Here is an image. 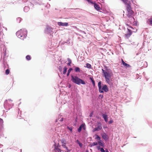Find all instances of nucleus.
<instances>
[{
    "label": "nucleus",
    "mask_w": 152,
    "mask_h": 152,
    "mask_svg": "<svg viewBox=\"0 0 152 152\" xmlns=\"http://www.w3.org/2000/svg\"><path fill=\"white\" fill-rule=\"evenodd\" d=\"M27 34V31L25 29L23 28L18 31L16 34L19 38L23 39L26 37Z\"/></svg>",
    "instance_id": "obj_1"
},
{
    "label": "nucleus",
    "mask_w": 152,
    "mask_h": 152,
    "mask_svg": "<svg viewBox=\"0 0 152 152\" xmlns=\"http://www.w3.org/2000/svg\"><path fill=\"white\" fill-rule=\"evenodd\" d=\"M71 80L73 83L77 85H80V84L83 85L86 84L85 81L77 76H72Z\"/></svg>",
    "instance_id": "obj_2"
},
{
    "label": "nucleus",
    "mask_w": 152,
    "mask_h": 152,
    "mask_svg": "<svg viewBox=\"0 0 152 152\" xmlns=\"http://www.w3.org/2000/svg\"><path fill=\"white\" fill-rule=\"evenodd\" d=\"M102 73L105 79L106 82L108 84H110V79L111 78L110 73L108 71L102 69Z\"/></svg>",
    "instance_id": "obj_3"
},
{
    "label": "nucleus",
    "mask_w": 152,
    "mask_h": 152,
    "mask_svg": "<svg viewBox=\"0 0 152 152\" xmlns=\"http://www.w3.org/2000/svg\"><path fill=\"white\" fill-rule=\"evenodd\" d=\"M109 91L108 88L106 85H104L102 88H101L100 90H99V91L101 93H103L104 91L105 92H107Z\"/></svg>",
    "instance_id": "obj_4"
},
{
    "label": "nucleus",
    "mask_w": 152,
    "mask_h": 152,
    "mask_svg": "<svg viewBox=\"0 0 152 152\" xmlns=\"http://www.w3.org/2000/svg\"><path fill=\"white\" fill-rule=\"evenodd\" d=\"M127 15L129 18L132 17V19L134 20V18L133 17V15L134 14V12L132 10H127Z\"/></svg>",
    "instance_id": "obj_5"
},
{
    "label": "nucleus",
    "mask_w": 152,
    "mask_h": 152,
    "mask_svg": "<svg viewBox=\"0 0 152 152\" xmlns=\"http://www.w3.org/2000/svg\"><path fill=\"white\" fill-rule=\"evenodd\" d=\"M98 126L95 128L93 130V132H95L96 131H99L102 129V124L100 122L98 123Z\"/></svg>",
    "instance_id": "obj_6"
},
{
    "label": "nucleus",
    "mask_w": 152,
    "mask_h": 152,
    "mask_svg": "<svg viewBox=\"0 0 152 152\" xmlns=\"http://www.w3.org/2000/svg\"><path fill=\"white\" fill-rule=\"evenodd\" d=\"M128 33L125 35V36L127 38H128L129 37L132 33V32L131 30L128 28Z\"/></svg>",
    "instance_id": "obj_7"
},
{
    "label": "nucleus",
    "mask_w": 152,
    "mask_h": 152,
    "mask_svg": "<svg viewBox=\"0 0 152 152\" xmlns=\"http://www.w3.org/2000/svg\"><path fill=\"white\" fill-rule=\"evenodd\" d=\"M131 4L129 1L125 4L127 10L132 9Z\"/></svg>",
    "instance_id": "obj_8"
},
{
    "label": "nucleus",
    "mask_w": 152,
    "mask_h": 152,
    "mask_svg": "<svg viewBox=\"0 0 152 152\" xmlns=\"http://www.w3.org/2000/svg\"><path fill=\"white\" fill-rule=\"evenodd\" d=\"M58 24L59 26H66L68 25V23H62L61 22H58Z\"/></svg>",
    "instance_id": "obj_9"
},
{
    "label": "nucleus",
    "mask_w": 152,
    "mask_h": 152,
    "mask_svg": "<svg viewBox=\"0 0 152 152\" xmlns=\"http://www.w3.org/2000/svg\"><path fill=\"white\" fill-rule=\"evenodd\" d=\"M121 60L122 62V63L124 66L128 68L131 67V66L129 64L125 63L123 59H122Z\"/></svg>",
    "instance_id": "obj_10"
},
{
    "label": "nucleus",
    "mask_w": 152,
    "mask_h": 152,
    "mask_svg": "<svg viewBox=\"0 0 152 152\" xmlns=\"http://www.w3.org/2000/svg\"><path fill=\"white\" fill-rule=\"evenodd\" d=\"M102 138L105 140H107L108 139L107 136V134L104 133L101 134Z\"/></svg>",
    "instance_id": "obj_11"
},
{
    "label": "nucleus",
    "mask_w": 152,
    "mask_h": 152,
    "mask_svg": "<svg viewBox=\"0 0 152 152\" xmlns=\"http://www.w3.org/2000/svg\"><path fill=\"white\" fill-rule=\"evenodd\" d=\"M62 144V146L66 148V149H67V147L66 146V142H65L64 140H61Z\"/></svg>",
    "instance_id": "obj_12"
},
{
    "label": "nucleus",
    "mask_w": 152,
    "mask_h": 152,
    "mask_svg": "<svg viewBox=\"0 0 152 152\" xmlns=\"http://www.w3.org/2000/svg\"><path fill=\"white\" fill-rule=\"evenodd\" d=\"M94 8L97 10H99L100 9V7L99 5L96 3H94Z\"/></svg>",
    "instance_id": "obj_13"
},
{
    "label": "nucleus",
    "mask_w": 152,
    "mask_h": 152,
    "mask_svg": "<svg viewBox=\"0 0 152 152\" xmlns=\"http://www.w3.org/2000/svg\"><path fill=\"white\" fill-rule=\"evenodd\" d=\"M102 116L103 118L104 119V120L106 122H107L108 121V118L107 117V115H105L104 114H103L102 115Z\"/></svg>",
    "instance_id": "obj_14"
},
{
    "label": "nucleus",
    "mask_w": 152,
    "mask_h": 152,
    "mask_svg": "<svg viewBox=\"0 0 152 152\" xmlns=\"http://www.w3.org/2000/svg\"><path fill=\"white\" fill-rule=\"evenodd\" d=\"M55 150H56V151L57 152H61V150L58 148V146H57L56 145V144H55Z\"/></svg>",
    "instance_id": "obj_15"
},
{
    "label": "nucleus",
    "mask_w": 152,
    "mask_h": 152,
    "mask_svg": "<svg viewBox=\"0 0 152 152\" xmlns=\"http://www.w3.org/2000/svg\"><path fill=\"white\" fill-rule=\"evenodd\" d=\"M98 144V143L96 142H94L92 143H91L90 144V145L91 147H92L95 145H97Z\"/></svg>",
    "instance_id": "obj_16"
},
{
    "label": "nucleus",
    "mask_w": 152,
    "mask_h": 152,
    "mask_svg": "<svg viewBox=\"0 0 152 152\" xmlns=\"http://www.w3.org/2000/svg\"><path fill=\"white\" fill-rule=\"evenodd\" d=\"M75 70L77 72H80V68L77 67H75Z\"/></svg>",
    "instance_id": "obj_17"
},
{
    "label": "nucleus",
    "mask_w": 152,
    "mask_h": 152,
    "mask_svg": "<svg viewBox=\"0 0 152 152\" xmlns=\"http://www.w3.org/2000/svg\"><path fill=\"white\" fill-rule=\"evenodd\" d=\"M67 60L68 61V63H67V65L69 66H70L72 61L69 58H68Z\"/></svg>",
    "instance_id": "obj_18"
},
{
    "label": "nucleus",
    "mask_w": 152,
    "mask_h": 152,
    "mask_svg": "<svg viewBox=\"0 0 152 152\" xmlns=\"http://www.w3.org/2000/svg\"><path fill=\"white\" fill-rule=\"evenodd\" d=\"M76 142L79 144V146H80V147H82L83 146V144L82 143H80V141L78 140H77L76 141Z\"/></svg>",
    "instance_id": "obj_19"
},
{
    "label": "nucleus",
    "mask_w": 152,
    "mask_h": 152,
    "mask_svg": "<svg viewBox=\"0 0 152 152\" xmlns=\"http://www.w3.org/2000/svg\"><path fill=\"white\" fill-rule=\"evenodd\" d=\"M101 82H99L98 83V86L99 88V90H100L101 88H102L101 85Z\"/></svg>",
    "instance_id": "obj_20"
},
{
    "label": "nucleus",
    "mask_w": 152,
    "mask_h": 152,
    "mask_svg": "<svg viewBox=\"0 0 152 152\" xmlns=\"http://www.w3.org/2000/svg\"><path fill=\"white\" fill-rule=\"evenodd\" d=\"M67 68L66 67H65L63 72V74L64 75L66 73Z\"/></svg>",
    "instance_id": "obj_21"
},
{
    "label": "nucleus",
    "mask_w": 152,
    "mask_h": 152,
    "mask_svg": "<svg viewBox=\"0 0 152 152\" xmlns=\"http://www.w3.org/2000/svg\"><path fill=\"white\" fill-rule=\"evenodd\" d=\"M98 144L99 145H100L102 146H103V147L104 146V143L103 142H102L101 141H99L98 142Z\"/></svg>",
    "instance_id": "obj_22"
},
{
    "label": "nucleus",
    "mask_w": 152,
    "mask_h": 152,
    "mask_svg": "<svg viewBox=\"0 0 152 152\" xmlns=\"http://www.w3.org/2000/svg\"><path fill=\"white\" fill-rule=\"evenodd\" d=\"M86 66L88 68L90 69L91 68V66L90 64L89 63H87L86 64Z\"/></svg>",
    "instance_id": "obj_23"
},
{
    "label": "nucleus",
    "mask_w": 152,
    "mask_h": 152,
    "mask_svg": "<svg viewBox=\"0 0 152 152\" xmlns=\"http://www.w3.org/2000/svg\"><path fill=\"white\" fill-rule=\"evenodd\" d=\"M72 68H70L68 70V72L67 73V76H69V73L71 72V71H72Z\"/></svg>",
    "instance_id": "obj_24"
},
{
    "label": "nucleus",
    "mask_w": 152,
    "mask_h": 152,
    "mask_svg": "<svg viewBox=\"0 0 152 152\" xmlns=\"http://www.w3.org/2000/svg\"><path fill=\"white\" fill-rule=\"evenodd\" d=\"M83 126V124H82L81 125H80V127L78 129V131L79 132H80L81 131V129H82V127Z\"/></svg>",
    "instance_id": "obj_25"
},
{
    "label": "nucleus",
    "mask_w": 152,
    "mask_h": 152,
    "mask_svg": "<svg viewBox=\"0 0 152 152\" xmlns=\"http://www.w3.org/2000/svg\"><path fill=\"white\" fill-rule=\"evenodd\" d=\"M10 72V70H9V69H7L5 72V74L6 75H8Z\"/></svg>",
    "instance_id": "obj_26"
},
{
    "label": "nucleus",
    "mask_w": 152,
    "mask_h": 152,
    "mask_svg": "<svg viewBox=\"0 0 152 152\" xmlns=\"http://www.w3.org/2000/svg\"><path fill=\"white\" fill-rule=\"evenodd\" d=\"M125 4L129 2L128 1V0H121Z\"/></svg>",
    "instance_id": "obj_27"
},
{
    "label": "nucleus",
    "mask_w": 152,
    "mask_h": 152,
    "mask_svg": "<svg viewBox=\"0 0 152 152\" xmlns=\"http://www.w3.org/2000/svg\"><path fill=\"white\" fill-rule=\"evenodd\" d=\"M26 59L28 60H30L31 59V57L29 55H27L26 57Z\"/></svg>",
    "instance_id": "obj_28"
},
{
    "label": "nucleus",
    "mask_w": 152,
    "mask_h": 152,
    "mask_svg": "<svg viewBox=\"0 0 152 152\" xmlns=\"http://www.w3.org/2000/svg\"><path fill=\"white\" fill-rule=\"evenodd\" d=\"M96 138L99 140H100V137L98 135H96Z\"/></svg>",
    "instance_id": "obj_29"
},
{
    "label": "nucleus",
    "mask_w": 152,
    "mask_h": 152,
    "mask_svg": "<svg viewBox=\"0 0 152 152\" xmlns=\"http://www.w3.org/2000/svg\"><path fill=\"white\" fill-rule=\"evenodd\" d=\"M100 150L101 152H105V151L103 148H101L100 149Z\"/></svg>",
    "instance_id": "obj_30"
},
{
    "label": "nucleus",
    "mask_w": 152,
    "mask_h": 152,
    "mask_svg": "<svg viewBox=\"0 0 152 152\" xmlns=\"http://www.w3.org/2000/svg\"><path fill=\"white\" fill-rule=\"evenodd\" d=\"M149 21L150 22V24L152 25V18H151L149 19Z\"/></svg>",
    "instance_id": "obj_31"
},
{
    "label": "nucleus",
    "mask_w": 152,
    "mask_h": 152,
    "mask_svg": "<svg viewBox=\"0 0 152 152\" xmlns=\"http://www.w3.org/2000/svg\"><path fill=\"white\" fill-rule=\"evenodd\" d=\"M67 128L70 130L71 132L72 131V127L69 128L68 126L67 127Z\"/></svg>",
    "instance_id": "obj_32"
},
{
    "label": "nucleus",
    "mask_w": 152,
    "mask_h": 152,
    "mask_svg": "<svg viewBox=\"0 0 152 152\" xmlns=\"http://www.w3.org/2000/svg\"><path fill=\"white\" fill-rule=\"evenodd\" d=\"M88 2L91 3V4H94V3H95V2H93L92 1H91V0H90V1H88Z\"/></svg>",
    "instance_id": "obj_33"
},
{
    "label": "nucleus",
    "mask_w": 152,
    "mask_h": 152,
    "mask_svg": "<svg viewBox=\"0 0 152 152\" xmlns=\"http://www.w3.org/2000/svg\"><path fill=\"white\" fill-rule=\"evenodd\" d=\"M113 122V120H110L109 121V124H112V123Z\"/></svg>",
    "instance_id": "obj_34"
},
{
    "label": "nucleus",
    "mask_w": 152,
    "mask_h": 152,
    "mask_svg": "<svg viewBox=\"0 0 152 152\" xmlns=\"http://www.w3.org/2000/svg\"><path fill=\"white\" fill-rule=\"evenodd\" d=\"M92 82L93 86H95V83L94 80H92Z\"/></svg>",
    "instance_id": "obj_35"
},
{
    "label": "nucleus",
    "mask_w": 152,
    "mask_h": 152,
    "mask_svg": "<svg viewBox=\"0 0 152 152\" xmlns=\"http://www.w3.org/2000/svg\"><path fill=\"white\" fill-rule=\"evenodd\" d=\"M63 118H61V119L59 120V121H63Z\"/></svg>",
    "instance_id": "obj_36"
},
{
    "label": "nucleus",
    "mask_w": 152,
    "mask_h": 152,
    "mask_svg": "<svg viewBox=\"0 0 152 152\" xmlns=\"http://www.w3.org/2000/svg\"><path fill=\"white\" fill-rule=\"evenodd\" d=\"M90 79L91 80V81H92V80H94L93 78L92 77H90Z\"/></svg>",
    "instance_id": "obj_37"
},
{
    "label": "nucleus",
    "mask_w": 152,
    "mask_h": 152,
    "mask_svg": "<svg viewBox=\"0 0 152 152\" xmlns=\"http://www.w3.org/2000/svg\"><path fill=\"white\" fill-rule=\"evenodd\" d=\"M97 149L99 150V149H100V146H97Z\"/></svg>",
    "instance_id": "obj_38"
},
{
    "label": "nucleus",
    "mask_w": 152,
    "mask_h": 152,
    "mask_svg": "<svg viewBox=\"0 0 152 152\" xmlns=\"http://www.w3.org/2000/svg\"><path fill=\"white\" fill-rule=\"evenodd\" d=\"M18 19H19V20L20 21L21 20V18H18Z\"/></svg>",
    "instance_id": "obj_39"
},
{
    "label": "nucleus",
    "mask_w": 152,
    "mask_h": 152,
    "mask_svg": "<svg viewBox=\"0 0 152 152\" xmlns=\"http://www.w3.org/2000/svg\"><path fill=\"white\" fill-rule=\"evenodd\" d=\"M71 87V85H70L69 86V88H70Z\"/></svg>",
    "instance_id": "obj_40"
},
{
    "label": "nucleus",
    "mask_w": 152,
    "mask_h": 152,
    "mask_svg": "<svg viewBox=\"0 0 152 152\" xmlns=\"http://www.w3.org/2000/svg\"><path fill=\"white\" fill-rule=\"evenodd\" d=\"M106 152H109L108 150L106 151Z\"/></svg>",
    "instance_id": "obj_41"
},
{
    "label": "nucleus",
    "mask_w": 152,
    "mask_h": 152,
    "mask_svg": "<svg viewBox=\"0 0 152 152\" xmlns=\"http://www.w3.org/2000/svg\"><path fill=\"white\" fill-rule=\"evenodd\" d=\"M88 2V1H90V0H86Z\"/></svg>",
    "instance_id": "obj_42"
},
{
    "label": "nucleus",
    "mask_w": 152,
    "mask_h": 152,
    "mask_svg": "<svg viewBox=\"0 0 152 152\" xmlns=\"http://www.w3.org/2000/svg\"><path fill=\"white\" fill-rule=\"evenodd\" d=\"M86 152H88V151H87Z\"/></svg>",
    "instance_id": "obj_43"
},
{
    "label": "nucleus",
    "mask_w": 152,
    "mask_h": 152,
    "mask_svg": "<svg viewBox=\"0 0 152 152\" xmlns=\"http://www.w3.org/2000/svg\"><path fill=\"white\" fill-rule=\"evenodd\" d=\"M131 28H133L132 27H131Z\"/></svg>",
    "instance_id": "obj_44"
},
{
    "label": "nucleus",
    "mask_w": 152,
    "mask_h": 152,
    "mask_svg": "<svg viewBox=\"0 0 152 152\" xmlns=\"http://www.w3.org/2000/svg\"><path fill=\"white\" fill-rule=\"evenodd\" d=\"M102 97H103V96H102Z\"/></svg>",
    "instance_id": "obj_45"
}]
</instances>
